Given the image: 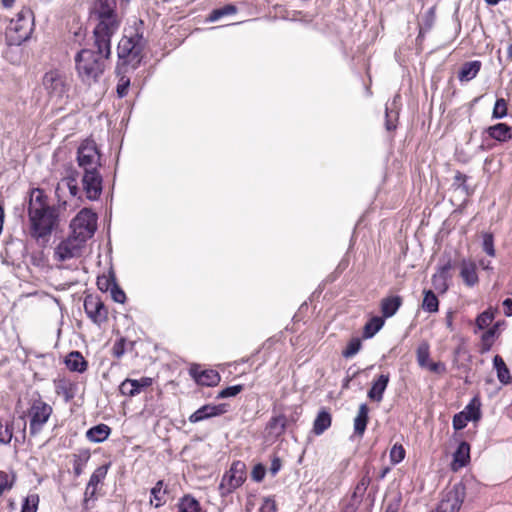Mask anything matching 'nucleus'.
Segmentation results:
<instances>
[{
	"instance_id": "f257e3e1",
	"label": "nucleus",
	"mask_w": 512,
	"mask_h": 512,
	"mask_svg": "<svg viewBox=\"0 0 512 512\" xmlns=\"http://www.w3.org/2000/svg\"><path fill=\"white\" fill-rule=\"evenodd\" d=\"M97 25L93 30L94 45L91 49H82L75 55V63L103 64L111 54V37L119 30L121 18L119 15L96 19Z\"/></svg>"
},
{
	"instance_id": "f03ea898",
	"label": "nucleus",
	"mask_w": 512,
	"mask_h": 512,
	"mask_svg": "<svg viewBox=\"0 0 512 512\" xmlns=\"http://www.w3.org/2000/svg\"><path fill=\"white\" fill-rule=\"evenodd\" d=\"M30 234L35 239H44L52 234L58 224V213L55 207L45 209H28Z\"/></svg>"
},
{
	"instance_id": "7ed1b4c3",
	"label": "nucleus",
	"mask_w": 512,
	"mask_h": 512,
	"mask_svg": "<svg viewBox=\"0 0 512 512\" xmlns=\"http://www.w3.org/2000/svg\"><path fill=\"white\" fill-rule=\"evenodd\" d=\"M34 14L28 7H23L6 30V39L9 45H21L28 40L33 32Z\"/></svg>"
},
{
	"instance_id": "20e7f679",
	"label": "nucleus",
	"mask_w": 512,
	"mask_h": 512,
	"mask_svg": "<svg viewBox=\"0 0 512 512\" xmlns=\"http://www.w3.org/2000/svg\"><path fill=\"white\" fill-rule=\"evenodd\" d=\"M145 45L146 40L139 27L131 29L118 44V56L119 59L123 60L122 64H128L126 59L128 61L137 60V64H140V59L137 58L142 53Z\"/></svg>"
},
{
	"instance_id": "39448f33",
	"label": "nucleus",
	"mask_w": 512,
	"mask_h": 512,
	"mask_svg": "<svg viewBox=\"0 0 512 512\" xmlns=\"http://www.w3.org/2000/svg\"><path fill=\"white\" fill-rule=\"evenodd\" d=\"M246 477V464L240 460L233 461L229 470L225 472L219 484L221 495H228L242 486Z\"/></svg>"
},
{
	"instance_id": "423d86ee",
	"label": "nucleus",
	"mask_w": 512,
	"mask_h": 512,
	"mask_svg": "<svg viewBox=\"0 0 512 512\" xmlns=\"http://www.w3.org/2000/svg\"><path fill=\"white\" fill-rule=\"evenodd\" d=\"M77 163L83 170H95L101 166V154L97 144L92 139H85L81 142L77 149Z\"/></svg>"
},
{
	"instance_id": "0eeeda50",
	"label": "nucleus",
	"mask_w": 512,
	"mask_h": 512,
	"mask_svg": "<svg viewBox=\"0 0 512 512\" xmlns=\"http://www.w3.org/2000/svg\"><path fill=\"white\" fill-rule=\"evenodd\" d=\"M466 496V485L463 482L455 483L443 493L437 507L431 512H458Z\"/></svg>"
},
{
	"instance_id": "6e6552de",
	"label": "nucleus",
	"mask_w": 512,
	"mask_h": 512,
	"mask_svg": "<svg viewBox=\"0 0 512 512\" xmlns=\"http://www.w3.org/2000/svg\"><path fill=\"white\" fill-rule=\"evenodd\" d=\"M72 233L88 240L97 229V214L89 208L81 209L71 222Z\"/></svg>"
},
{
	"instance_id": "1a4fd4ad",
	"label": "nucleus",
	"mask_w": 512,
	"mask_h": 512,
	"mask_svg": "<svg viewBox=\"0 0 512 512\" xmlns=\"http://www.w3.org/2000/svg\"><path fill=\"white\" fill-rule=\"evenodd\" d=\"M86 240L71 234L68 238L62 240L54 250V257L58 261H66L78 258L82 255Z\"/></svg>"
},
{
	"instance_id": "9d476101",
	"label": "nucleus",
	"mask_w": 512,
	"mask_h": 512,
	"mask_svg": "<svg viewBox=\"0 0 512 512\" xmlns=\"http://www.w3.org/2000/svg\"><path fill=\"white\" fill-rule=\"evenodd\" d=\"M52 414V407L44 402L42 399H36L33 401L29 409V430L32 436L37 435L41 432L44 425L49 420Z\"/></svg>"
},
{
	"instance_id": "9b49d317",
	"label": "nucleus",
	"mask_w": 512,
	"mask_h": 512,
	"mask_svg": "<svg viewBox=\"0 0 512 512\" xmlns=\"http://www.w3.org/2000/svg\"><path fill=\"white\" fill-rule=\"evenodd\" d=\"M81 182L83 192L88 200L96 201L100 198L103 190V177L99 169L83 172Z\"/></svg>"
},
{
	"instance_id": "f8f14e48",
	"label": "nucleus",
	"mask_w": 512,
	"mask_h": 512,
	"mask_svg": "<svg viewBox=\"0 0 512 512\" xmlns=\"http://www.w3.org/2000/svg\"><path fill=\"white\" fill-rule=\"evenodd\" d=\"M84 310L88 318L98 326H101L108 319V310L98 296H86L84 299Z\"/></svg>"
},
{
	"instance_id": "ddd939ff",
	"label": "nucleus",
	"mask_w": 512,
	"mask_h": 512,
	"mask_svg": "<svg viewBox=\"0 0 512 512\" xmlns=\"http://www.w3.org/2000/svg\"><path fill=\"white\" fill-rule=\"evenodd\" d=\"M228 411V405L221 404H206L198 408L194 413L189 416L190 423H198L212 417H217L225 414Z\"/></svg>"
},
{
	"instance_id": "4468645a",
	"label": "nucleus",
	"mask_w": 512,
	"mask_h": 512,
	"mask_svg": "<svg viewBox=\"0 0 512 512\" xmlns=\"http://www.w3.org/2000/svg\"><path fill=\"white\" fill-rule=\"evenodd\" d=\"M190 376L198 385L213 387L220 382V374L213 369L201 370L199 365H192L189 369Z\"/></svg>"
},
{
	"instance_id": "2eb2a0df",
	"label": "nucleus",
	"mask_w": 512,
	"mask_h": 512,
	"mask_svg": "<svg viewBox=\"0 0 512 512\" xmlns=\"http://www.w3.org/2000/svg\"><path fill=\"white\" fill-rule=\"evenodd\" d=\"M402 108V97L399 93L385 104V128L393 131L397 128L399 114Z\"/></svg>"
},
{
	"instance_id": "dca6fc26",
	"label": "nucleus",
	"mask_w": 512,
	"mask_h": 512,
	"mask_svg": "<svg viewBox=\"0 0 512 512\" xmlns=\"http://www.w3.org/2000/svg\"><path fill=\"white\" fill-rule=\"evenodd\" d=\"M43 85L51 94L61 96L65 92V78L58 69H53L44 75Z\"/></svg>"
},
{
	"instance_id": "f3484780",
	"label": "nucleus",
	"mask_w": 512,
	"mask_h": 512,
	"mask_svg": "<svg viewBox=\"0 0 512 512\" xmlns=\"http://www.w3.org/2000/svg\"><path fill=\"white\" fill-rule=\"evenodd\" d=\"M138 66H116L115 75L118 78L116 93L118 98L122 99L128 94L131 84V74Z\"/></svg>"
},
{
	"instance_id": "a211bd4d",
	"label": "nucleus",
	"mask_w": 512,
	"mask_h": 512,
	"mask_svg": "<svg viewBox=\"0 0 512 512\" xmlns=\"http://www.w3.org/2000/svg\"><path fill=\"white\" fill-rule=\"evenodd\" d=\"M483 135H488L492 140L499 143H506L512 140V126L507 123H497L486 127Z\"/></svg>"
},
{
	"instance_id": "6ab92c4d",
	"label": "nucleus",
	"mask_w": 512,
	"mask_h": 512,
	"mask_svg": "<svg viewBox=\"0 0 512 512\" xmlns=\"http://www.w3.org/2000/svg\"><path fill=\"white\" fill-rule=\"evenodd\" d=\"M389 381V373L380 374L372 381L371 388L367 392V397L372 401L381 402L383 400L384 392L388 387Z\"/></svg>"
},
{
	"instance_id": "aec40b11",
	"label": "nucleus",
	"mask_w": 512,
	"mask_h": 512,
	"mask_svg": "<svg viewBox=\"0 0 512 512\" xmlns=\"http://www.w3.org/2000/svg\"><path fill=\"white\" fill-rule=\"evenodd\" d=\"M403 304L400 295H391L383 298L380 303L382 317L384 319L394 316Z\"/></svg>"
},
{
	"instance_id": "412c9836",
	"label": "nucleus",
	"mask_w": 512,
	"mask_h": 512,
	"mask_svg": "<svg viewBox=\"0 0 512 512\" xmlns=\"http://www.w3.org/2000/svg\"><path fill=\"white\" fill-rule=\"evenodd\" d=\"M460 277L467 286H475L479 281L476 264L471 260L463 259L461 261Z\"/></svg>"
},
{
	"instance_id": "4be33fe9",
	"label": "nucleus",
	"mask_w": 512,
	"mask_h": 512,
	"mask_svg": "<svg viewBox=\"0 0 512 512\" xmlns=\"http://www.w3.org/2000/svg\"><path fill=\"white\" fill-rule=\"evenodd\" d=\"M93 15L95 19L118 15L116 12V0H96L93 6Z\"/></svg>"
},
{
	"instance_id": "5701e85b",
	"label": "nucleus",
	"mask_w": 512,
	"mask_h": 512,
	"mask_svg": "<svg viewBox=\"0 0 512 512\" xmlns=\"http://www.w3.org/2000/svg\"><path fill=\"white\" fill-rule=\"evenodd\" d=\"M64 363L71 372L84 373L88 368V362L79 351L68 353Z\"/></svg>"
},
{
	"instance_id": "b1692460",
	"label": "nucleus",
	"mask_w": 512,
	"mask_h": 512,
	"mask_svg": "<svg viewBox=\"0 0 512 512\" xmlns=\"http://www.w3.org/2000/svg\"><path fill=\"white\" fill-rule=\"evenodd\" d=\"M111 428L103 423L97 424L86 431V438L93 443H102L110 435Z\"/></svg>"
},
{
	"instance_id": "393cba45",
	"label": "nucleus",
	"mask_w": 512,
	"mask_h": 512,
	"mask_svg": "<svg viewBox=\"0 0 512 512\" xmlns=\"http://www.w3.org/2000/svg\"><path fill=\"white\" fill-rule=\"evenodd\" d=\"M150 504L155 508H160L167 502V488H164V481L159 480L150 490Z\"/></svg>"
},
{
	"instance_id": "a878e982",
	"label": "nucleus",
	"mask_w": 512,
	"mask_h": 512,
	"mask_svg": "<svg viewBox=\"0 0 512 512\" xmlns=\"http://www.w3.org/2000/svg\"><path fill=\"white\" fill-rule=\"evenodd\" d=\"M369 421V407L366 403L359 406L358 413L354 419V433L362 436L367 428Z\"/></svg>"
},
{
	"instance_id": "bb28decb",
	"label": "nucleus",
	"mask_w": 512,
	"mask_h": 512,
	"mask_svg": "<svg viewBox=\"0 0 512 512\" xmlns=\"http://www.w3.org/2000/svg\"><path fill=\"white\" fill-rule=\"evenodd\" d=\"M288 427V419L285 414H279L271 417L266 425V430L276 437L281 436Z\"/></svg>"
},
{
	"instance_id": "cd10ccee",
	"label": "nucleus",
	"mask_w": 512,
	"mask_h": 512,
	"mask_svg": "<svg viewBox=\"0 0 512 512\" xmlns=\"http://www.w3.org/2000/svg\"><path fill=\"white\" fill-rule=\"evenodd\" d=\"M331 422V414L325 409L320 410L314 420L312 432L317 436L323 434L331 426Z\"/></svg>"
},
{
	"instance_id": "c85d7f7f",
	"label": "nucleus",
	"mask_w": 512,
	"mask_h": 512,
	"mask_svg": "<svg viewBox=\"0 0 512 512\" xmlns=\"http://www.w3.org/2000/svg\"><path fill=\"white\" fill-rule=\"evenodd\" d=\"M76 69L82 81L88 85L96 82L97 78L103 73L101 66H76Z\"/></svg>"
},
{
	"instance_id": "c756f323",
	"label": "nucleus",
	"mask_w": 512,
	"mask_h": 512,
	"mask_svg": "<svg viewBox=\"0 0 512 512\" xmlns=\"http://www.w3.org/2000/svg\"><path fill=\"white\" fill-rule=\"evenodd\" d=\"M50 207V205L47 204V197L44 193V190L41 188H33L30 191L29 195V202H28V209H45Z\"/></svg>"
},
{
	"instance_id": "7c9ffc66",
	"label": "nucleus",
	"mask_w": 512,
	"mask_h": 512,
	"mask_svg": "<svg viewBox=\"0 0 512 512\" xmlns=\"http://www.w3.org/2000/svg\"><path fill=\"white\" fill-rule=\"evenodd\" d=\"M470 460V445L466 441H462L453 453V464L458 467H465Z\"/></svg>"
},
{
	"instance_id": "2f4dec72",
	"label": "nucleus",
	"mask_w": 512,
	"mask_h": 512,
	"mask_svg": "<svg viewBox=\"0 0 512 512\" xmlns=\"http://www.w3.org/2000/svg\"><path fill=\"white\" fill-rule=\"evenodd\" d=\"M493 366L497 373V378L500 383L507 385L511 383L510 371L500 355H495L493 358Z\"/></svg>"
},
{
	"instance_id": "473e14b6",
	"label": "nucleus",
	"mask_w": 512,
	"mask_h": 512,
	"mask_svg": "<svg viewBox=\"0 0 512 512\" xmlns=\"http://www.w3.org/2000/svg\"><path fill=\"white\" fill-rule=\"evenodd\" d=\"M370 483H371V478L369 476V473L367 472L360 478L357 485L355 486L350 502H354L355 504H357L359 506L360 503L362 502L363 496H364L365 492L367 491Z\"/></svg>"
},
{
	"instance_id": "72a5a7b5",
	"label": "nucleus",
	"mask_w": 512,
	"mask_h": 512,
	"mask_svg": "<svg viewBox=\"0 0 512 512\" xmlns=\"http://www.w3.org/2000/svg\"><path fill=\"white\" fill-rule=\"evenodd\" d=\"M107 471H108L107 465L99 466L94 470V472L90 476V479L86 486V491H85L86 496H87L90 488H92V495L95 494L97 485L106 477Z\"/></svg>"
},
{
	"instance_id": "f704fd0d",
	"label": "nucleus",
	"mask_w": 512,
	"mask_h": 512,
	"mask_svg": "<svg viewBox=\"0 0 512 512\" xmlns=\"http://www.w3.org/2000/svg\"><path fill=\"white\" fill-rule=\"evenodd\" d=\"M422 309L428 313H436L439 311V300L432 290H424Z\"/></svg>"
},
{
	"instance_id": "c9c22d12",
	"label": "nucleus",
	"mask_w": 512,
	"mask_h": 512,
	"mask_svg": "<svg viewBox=\"0 0 512 512\" xmlns=\"http://www.w3.org/2000/svg\"><path fill=\"white\" fill-rule=\"evenodd\" d=\"M179 512H200L199 501L190 494H186L179 499L177 504Z\"/></svg>"
},
{
	"instance_id": "e433bc0d",
	"label": "nucleus",
	"mask_w": 512,
	"mask_h": 512,
	"mask_svg": "<svg viewBox=\"0 0 512 512\" xmlns=\"http://www.w3.org/2000/svg\"><path fill=\"white\" fill-rule=\"evenodd\" d=\"M384 318L380 316H374L370 318L364 328H363V337L365 339H370L375 336V334L383 327Z\"/></svg>"
},
{
	"instance_id": "4c0bfd02",
	"label": "nucleus",
	"mask_w": 512,
	"mask_h": 512,
	"mask_svg": "<svg viewBox=\"0 0 512 512\" xmlns=\"http://www.w3.org/2000/svg\"><path fill=\"white\" fill-rule=\"evenodd\" d=\"M436 20V13H435V6L430 7L424 15L421 17L419 21V36L424 35L425 33L429 32L432 27L435 24Z\"/></svg>"
},
{
	"instance_id": "58836bf2",
	"label": "nucleus",
	"mask_w": 512,
	"mask_h": 512,
	"mask_svg": "<svg viewBox=\"0 0 512 512\" xmlns=\"http://www.w3.org/2000/svg\"><path fill=\"white\" fill-rule=\"evenodd\" d=\"M90 451L82 450L78 454H74L73 456V472L76 477H79L86 466L87 462L90 459Z\"/></svg>"
},
{
	"instance_id": "ea45409f",
	"label": "nucleus",
	"mask_w": 512,
	"mask_h": 512,
	"mask_svg": "<svg viewBox=\"0 0 512 512\" xmlns=\"http://www.w3.org/2000/svg\"><path fill=\"white\" fill-rule=\"evenodd\" d=\"M464 413L469 421H478L481 418V403L478 398L474 397L466 407L461 411Z\"/></svg>"
},
{
	"instance_id": "a19ab883",
	"label": "nucleus",
	"mask_w": 512,
	"mask_h": 512,
	"mask_svg": "<svg viewBox=\"0 0 512 512\" xmlns=\"http://www.w3.org/2000/svg\"><path fill=\"white\" fill-rule=\"evenodd\" d=\"M237 12V7L233 4H227L223 7L214 9L207 17V22H216L224 16L233 15Z\"/></svg>"
},
{
	"instance_id": "79ce46f5",
	"label": "nucleus",
	"mask_w": 512,
	"mask_h": 512,
	"mask_svg": "<svg viewBox=\"0 0 512 512\" xmlns=\"http://www.w3.org/2000/svg\"><path fill=\"white\" fill-rule=\"evenodd\" d=\"M416 360L421 368L428 366L430 361V345L427 341H422L416 350Z\"/></svg>"
},
{
	"instance_id": "37998d69",
	"label": "nucleus",
	"mask_w": 512,
	"mask_h": 512,
	"mask_svg": "<svg viewBox=\"0 0 512 512\" xmlns=\"http://www.w3.org/2000/svg\"><path fill=\"white\" fill-rule=\"evenodd\" d=\"M494 312L491 308L486 309L482 313H480L475 320V325L478 330H483L490 326L492 321L494 320Z\"/></svg>"
},
{
	"instance_id": "c03bdc74",
	"label": "nucleus",
	"mask_w": 512,
	"mask_h": 512,
	"mask_svg": "<svg viewBox=\"0 0 512 512\" xmlns=\"http://www.w3.org/2000/svg\"><path fill=\"white\" fill-rule=\"evenodd\" d=\"M481 66H463L458 72V79L461 83L469 82L474 79Z\"/></svg>"
},
{
	"instance_id": "a18cd8bd",
	"label": "nucleus",
	"mask_w": 512,
	"mask_h": 512,
	"mask_svg": "<svg viewBox=\"0 0 512 512\" xmlns=\"http://www.w3.org/2000/svg\"><path fill=\"white\" fill-rule=\"evenodd\" d=\"M39 504L38 494H29L23 499L21 512H36Z\"/></svg>"
},
{
	"instance_id": "49530a36",
	"label": "nucleus",
	"mask_w": 512,
	"mask_h": 512,
	"mask_svg": "<svg viewBox=\"0 0 512 512\" xmlns=\"http://www.w3.org/2000/svg\"><path fill=\"white\" fill-rule=\"evenodd\" d=\"M361 347H362V342H361L360 338H358V337L352 338L348 342L346 348L342 351V356L347 359L351 358L360 351Z\"/></svg>"
},
{
	"instance_id": "de8ad7c7",
	"label": "nucleus",
	"mask_w": 512,
	"mask_h": 512,
	"mask_svg": "<svg viewBox=\"0 0 512 512\" xmlns=\"http://www.w3.org/2000/svg\"><path fill=\"white\" fill-rule=\"evenodd\" d=\"M482 249L490 257H494L496 255L494 236L492 233L485 232L482 234Z\"/></svg>"
},
{
	"instance_id": "09e8293b",
	"label": "nucleus",
	"mask_w": 512,
	"mask_h": 512,
	"mask_svg": "<svg viewBox=\"0 0 512 512\" xmlns=\"http://www.w3.org/2000/svg\"><path fill=\"white\" fill-rule=\"evenodd\" d=\"M406 451L402 444L395 443L390 450V461L393 465L399 464L404 460Z\"/></svg>"
},
{
	"instance_id": "8fccbe9b",
	"label": "nucleus",
	"mask_w": 512,
	"mask_h": 512,
	"mask_svg": "<svg viewBox=\"0 0 512 512\" xmlns=\"http://www.w3.org/2000/svg\"><path fill=\"white\" fill-rule=\"evenodd\" d=\"M507 102L504 98H497L492 111L493 119H503L507 116Z\"/></svg>"
},
{
	"instance_id": "3c124183",
	"label": "nucleus",
	"mask_w": 512,
	"mask_h": 512,
	"mask_svg": "<svg viewBox=\"0 0 512 512\" xmlns=\"http://www.w3.org/2000/svg\"><path fill=\"white\" fill-rule=\"evenodd\" d=\"M62 184L68 188L71 196L81 199L80 188L78 187L77 177L75 175H69L63 178Z\"/></svg>"
},
{
	"instance_id": "603ef678",
	"label": "nucleus",
	"mask_w": 512,
	"mask_h": 512,
	"mask_svg": "<svg viewBox=\"0 0 512 512\" xmlns=\"http://www.w3.org/2000/svg\"><path fill=\"white\" fill-rule=\"evenodd\" d=\"M496 338L492 336L491 333H487L486 331L481 335L480 339V346H479V353L480 354H486L488 353L494 344Z\"/></svg>"
},
{
	"instance_id": "864d4df0",
	"label": "nucleus",
	"mask_w": 512,
	"mask_h": 512,
	"mask_svg": "<svg viewBox=\"0 0 512 512\" xmlns=\"http://www.w3.org/2000/svg\"><path fill=\"white\" fill-rule=\"evenodd\" d=\"M114 283H116V279L113 273L109 276L103 275L97 278V286L103 292L110 291Z\"/></svg>"
},
{
	"instance_id": "5fc2aeb1",
	"label": "nucleus",
	"mask_w": 512,
	"mask_h": 512,
	"mask_svg": "<svg viewBox=\"0 0 512 512\" xmlns=\"http://www.w3.org/2000/svg\"><path fill=\"white\" fill-rule=\"evenodd\" d=\"M243 389H244V386L242 384L228 386V387L222 389L218 393L216 398L224 399V398L234 397V396L238 395Z\"/></svg>"
},
{
	"instance_id": "6e6d98bb",
	"label": "nucleus",
	"mask_w": 512,
	"mask_h": 512,
	"mask_svg": "<svg viewBox=\"0 0 512 512\" xmlns=\"http://www.w3.org/2000/svg\"><path fill=\"white\" fill-rule=\"evenodd\" d=\"M135 385L136 383L132 382V379L127 378L119 385V391L122 395L133 397L138 394Z\"/></svg>"
},
{
	"instance_id": "4d7b16f0",
	"label": "nucleus",
	"mask_w": 512,
	"mask_h": 512,
	"mask_svg": "<svg viewBox=\"0 0 512 512\" xmlns=\"http://www.w3.org/2000/svg\"><path fill=\"white\" fill-rule=\"evenodd\" d=\"M447 281L448 278H446V276H441L437 273L432 276V285L440 293H445L448 290L449 286Z\"/></svg>"
},
{
	"instance_id": "13d9d810",
	"label": "nucleus",
	"mask_w": 512,
	"mask_h": 512,
	"mask_svg": "<svg viewBox=\"0 0 512 512\" xmlns=\"http://www.w3.org/2000/svg\"><path fill=\"white\" fill-rule=\"evenodd\" d=\"M13 436V426L12 424L4 425L0 422V444H9L12 440Z\"/></svg>"
},
{
	"instance_id": "bf43d9fd",
	"label": "nucleus",
	"mask_w": 512,
	"mask_h": 512,
	"mask_svg": "<svg viewBox=\"0 0 512 512\" xmlns=\"http://www.w3.org/2000/svg\"><path fill=\"white\" fill-rule=\"evenodd\" d=\"M468 422H470L469 418L464 413L459 412L453 416L452 425L456 431H459L464 429Z\"/></svg>"
},
{
	"instance_id": "052dcab7",
	"label": "nucleus",
	"mask_w": 512,
	"mask_h": 512,
	"mask_svg": "<svg viewBox=\"0 0 512 512\" xmlns=\"http://www.w3.org/2000/svg\"><path fill=\"white\" fill-rule=\"evenodd\" d=\"M266 475V467L262 463L256 464L251 472V478L253 481L259 483L263 481Z\"/></svg>"
},
{
	"instance_id": "680f3d73",
	"label": "nucleus",
	"mask_w": 512,
	"mask_h": 512,
	"mask_svg": "<svg viewBox=\"0 0 512 512\" xmlns=\"http://www.w3.org/2000/svg\"><path fill=\"white\" fill-rule=\"evenodd\" d=\"M112 299L120 304H123L126 301V294L122 290V288L116 283H114L112 289L110 290Z\"/></svg>"
},
{
	"instance_id": "e2e57ef3",
	"label": "nucleus",
	"mask_w": 512,
	"mask_h": 512,
	"mask_svg": "<svg viewBox=\"0 0 512 512\" xmlns=\"http://www.w3.org/2000/svg\"><path fill=\"white\" fill-rule=\"evenodd\" d=\"M401 501V494H396L393 498H391L388 501L384 512H398L401 505Z\"/></svg>"
},
{
	"instance_id": "0e129e2a",
	"label": "nucleus",
	"mask_w": 512,
	"mask_h": 512,
	"mask_svg": "<svg viewBox=\"0 0 512 512\" xmlns=\"http://www.w3.org/2000/svg\"><path fill=\"white\" fill-rule=\"evenodd\" d=\"M13 487V481L9 480V476L6 472L0 471V495L5 491L10 490Z\"/></svg>"
},
{
	"instance_id": "69168bd1",
	"label": "nucleus",
	"mask_w": 512,
	"mask_h": 512,
	"mask_svg": "<svg viewBox=\"0 0 512 512\" xmlns=\"http://www.w3.org/2000/svg\"><path fill=\"white\" fill-rule=\"evenodd\" d=\"M132 382H135L136 385L134 386L139 393L142 392L143 389L149 387L153 383V379L150 377H142L140 379H132Z\"/></svg>"
},
{
	"instance_id": "338daca9",
	"label": "nucleus",
	"mask_w": 512,
	"mask_h": 512,
	"mask_svg": "<svg viewBox=\"0 0 512 512\" xmlns=\"http://www.w3.org/2000/svg\"><path fill=\"white\" fill-rule=\"evenodd\" d=\"M491 138L488 137V135L482 134V142L478 146L477 151H489L495 148L496 144L494 142H491Z\"/></svg>"
},
{
	"instance_id": "774afa93",
	"label": "nucleus",
	"mask_w": 512,
	"mask_h": 512,
	"mask_svg": "<svg viewBox=\"0 0 512 512\" xmlns=\"http://www.w3.org/2000/svg\"><path fill=\"white\" fill-rule=\"evenodd\" d=\"M259 512H277L275 501L269 497L265 498Z\"/></svg>"
}]
</instances>
